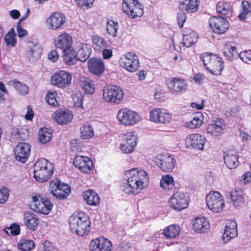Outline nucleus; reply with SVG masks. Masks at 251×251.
I'll return each mask as SVG.
<instances>
[{"mask_svg": "<svg viewBox=\"0 0 251 251\" xmlns=\"http://www.w3.org/2000/svg\"><path fill=\"white\" fill-rule=\"evenodd\" d=\"M198 35L194 31L191 29H186L184 31L182 42L181 43L180 48L181 47H191L198 41Z\"/></svg>", "mask_w": 251, "mask_h": 251, "instance_id": "nucleus-29", "label": "nucleus"}, {"mask_svg": "<svg viewBox=\"0 0 251 251\" xmlns=\"http://www.w3.org/2000/svg\"><path fill=\"white\" fill-rule=\"evenodd\" d=\"M206 202L208 208L214 213L222 212L225 206L223 196L217 191L210 192L206 196Z\"/></svg>", "mask_w": 251, "mask_h": 251, "instance_id": "nucleus-7", "label": "nucleus"}, {"mask_svg": "<svg viewBox=\"0 0 251 251\" xmlns=\"http://www.w3.org/2000/svg\"><path fill=\"white\" fill-rule=\"evenodd\" d=\"M75 166L84 173H89L93 167V162L90 158L86 156L77 155L74 160Z\"/></svg>", "mask_w": 251, "mask_h": 251, "instance_id": "nucleus-24", "label": "nucleus"}, {"mask_svg": "<svg viewBox=\"0 0 251 251\" xmlns=\"http://www.w3.org/2000/svg\"><path fill=\"white\" fill-rule=\"evenodd\" d=\"M63 59L69 65L75 64L78 60L76 52L73 48L63 51Z\"/></svg>", "mask_w": 251, "mask_h": 251, "instance_id": "nucleus-40", "label": "nucleus"}, {"mask_svg": "<svg viewBox=\"0 0 251 251\" xmlns=\"http://www.w3.org/2000/svg\"><path fill=\"white\" fill-rule=\"evenodd\" d=\"M224 53L229 60L236 57L238 53L235 44L232 42L227 43L225 46Z\"/></svg>", "mask_w": 251, "mask_h": 251, "instance_id": "nucleus-38", "label": "nucleus"}, {"mask_svg": "<svg viewBox=\"0 0 251 251\" xmlns=\"http://www.w3.org/2000/svg\"><path fill=\"white\" fill-rule=\"evenodd\" d=\"M75 106L80 109H83V97L81 95H74L73 97Z\"/></svg>", "mask_w": 251, "mask_h": 251, "instance_id": "nucleus-57", "label": "nucleus"}, {"mask_svg": "<svg viewBox=\"0 0 251 251\" xmlns=\"http://www.w3.org/2000/svg\"><path fill=\"white\" fill-rule=\"evenodd\" d=\"M189 202L188 197L186 194L177 191L169 199L168 202L169 206L173 209L181 211L188 207Z\"/></svg>", "mask_w": 251, "mask_h": 251, "instance_id": "nucleus-12", "label": "nucleus"}, {"mask_svg": "<svg viewBox=\"0 0 251 251\" xmlns=\"http://www.w3.org/2000/svg\"><path fill=\"white\" fill-rule=\"evenodd\" d=\"M59 58V55L57 51L53 50L50 51L48 54V58L52 62H56Z\"/></svg>", "mask_w": 251, "mask_h": 251, "instance_id": "nucleus-61", "label": "nucleus"}, {"mask_svg": "<svg viewBox=\"0 0 251 251\" xmlns=\"http://www.w3.org/2000/svg\"><path fill=\"white\" fill-rule=\"evenodd\" d=\"M72 36L66 33L59 35L55 41V46L63 51L72 49Z\"/></svg>", "mask_w": 251, "mask_h": 251, "instance_id": "nucleus-25", "label": "nucleus"}, {"mask_svg": "<svg viewBox=\"0 0 251 251\" xmlns=\"http://www.w3.org/2000/svg\"><path fill=\"white\" fill-rule=\"evenodd\" d=\"M172 119V114L165 109L155 108L150 111V121L154 123L168 124L171 121Z\"/></svg>", "mask_w": 251, "mask_h": 251, "instance_id": "nucleus-13", "label": "nucleus"}, {"mask_svg": "<svg viewBox=\"0 0 251 251\" xmlns=\"http://www.w3.org/2000/svg\"><path fill=\"white\" fill-rule=\"evenodd\" d=\"M137 134L133 131L126 132L124 141L120 144L119 149L122 152L129 154L133 152L137 145Z\"/></svg>", "mask_w": 251, "mask_h": 251, "instance_id": "nucleus-14", "label": "nucleus"}, {"mask_svg": "<svg viewBox=\"0 0 251 251\" xmlns=\"http://www.w3.org/2000/svg\"><path fill=\"white\" fill-rule=\"evenodd\" d=\"M155 162L162 171L165 172L172 171L176 164L174 158L168 154L157 156L155 158Z\"/></svg>", "mask_w": 251, "mask_h": 251, "instance_id": "nucleus-20", "label": "nucleus"}, {"mask_svg": "<svg viewBox=\"0 0 251 251\" xmlns=\"http://www.w3.org/2000/svg\"><path fill=\"white\" fill-rule=\"evenodd\" d=\"M226 128V124L224 120L220 118H216L207 125L206 132L210 136L218 137L224 133Z\"/></svg>", "mask_w": 251, "mask_h": 251, "instance_id": "nucleus-15", "label": "nucleus"}, {"mask_svg": "<svg viewBox=\"0 0 251 251\" xmlns=\"http://www.w3.org/2000/svg\"><path fill=\"white\" fill-rule=\"evenodd\" d=\"M199 7L198 0H179V8L181 11L193 13Z\"/></svg>", "mask_w": 251, "mask_h": 251, "instance_id": "nucleus-32", "label": "nucleus"}, {"mask_svg": "<svg viewBox=\"0 0 251 251\" xmlns=\"http://www.w3.org/2000/svg\"><path fill=\"white\" fill-rule=\"evenodd\" d=\"M41 47L39 45H34L27 51V57L29 59L31 58H38L41 55Z\"/></svg>", "mask_w": 251, "mask_h": 251, "instance_id": "nucleus-50", "label": "nucleus"}, {"mask_svg": "<svg viewBox=\"0 0 251 251\" xmlns=\"http://www.w3.org/2000/svg\"><path fill=\"white\" fill-rule=\"evenodd\" d=\"M251 13V4L248 1H243L242 2V10L238 15L239 18L242 20L246 19L247 15Z\"/></svg>", "mask_w": 251, "mask_h": 251, "instance_id": "nucleus-49", "label": "nucleus"}, {"mask_svg": "<svg viewBox=\"0 0 251 251\" xmlns=\"http://www.w3.org/2000/svg\"><path fill=\"white\" fill-rule=\"evenodd\" d=\"M79 85L84 92L88 94H92L95 92V86L91 80L89 78L81 77L79 81Z\"/></svg>", "mask_w": 251, "mask_h": 251, "instance_id": "nucleus-39", "label": "nucleus"}, {"mask_svg": "<svg viewBox=\"0 0 251 251\" xmlns=\"http://www.w3.org/2000/svg\"><path fill=\"white\" fill-rule=\"evenodd\" d=\"M117 118L120 124L126 126H133L142 120L141 116L136 111L126 107L119 110Z\"/></svg>", "mask_w": 251, "mask_h": 251, "instance_id": "nucleus-5", "label": "nucleus"}, {"mask_svg": "<svg viewBox=\"0 0 251 251\" xmlns=\"http://www.w3.org/2000/svg\"><path fill=\"white\" fill-rule=\"evenodd\" d=\"M8 229L10 230L11 234L13 236L18 235L20 233V226L16 224H12L8 228Z\"/></svg>", "mask_w": 251, "mask_h": 251, "instance_id": "nucleus-59", "label": "nucleus"}, {"mask_svg": "<svg viewBox=\"0 0 251 251\" xmlns=\"http://www.w3.org/2000/svg\"><path fill=\"white\" fill-rule=\"evenodd\" d=\"M17 247L21 251H30L35 247V243L32 240L23 238L18 242Z\"/></svg>", "mask_w": 251, "mask_h": 251, "instance_id": "nucleus-43", "label": "nucleus"}, {"mask_svg": "<svg viewBox=\"0 0 251 251\" xmlns=\"http://www.w3.org/2000/svg\"><path fill=\"white\" fill-rule=\"evenodd\" d=\"M204 78V75L201 74H195L193 77V80L195 83L201 84L203 82Z\"/></svg>", "mask_w": 251, "mask_h": 251, "instance_id": "nucleus-63", "label": "nucleus"}, {"mask_svg": "<svg viewBox=\"0 0 251 251\" xmlns=\"http://www.w3.org/2000/svg\"><path fill=\"white\" fill-rule=\"evenodd\" d=\"M65 23V16L59 12H52L46 19L47 26L49 29L52 30L61 29Z\"/></svg>", "mask_w": 251, "mask_h": 251, "instance_id": "nucleus-17", "label": "nucleus"}, {"mask_svg": "<svg viewBox=\"0 0 251 251\" xmlns=\"http://www.w3.org/2000/svg\"><path fill=\"white\" fill-rule=\"evenodd\" d=\"M102 96L107 102L119 104L123 100L124 92L121 87L111 85L103 88Z\"/></svg>", "mask_w": 251, "mask_h": 251, "instance_id": "nucleus-6", "label": "nucleus"}, {"mask_svg": "<svg viewBox=\"0 0 251 251\" xmlns=\"http://www.w3.org/2000/svg\"><path fill=\"white\" fill-rule=\"evenodd\" d=\"M57 93L56 92H49L46 97L47 102L51 105L56 107L59 105L56 100Z\"/></svg>", "mask_w": 251, "mask_h": 251, "instance_id": "nucleus-53", "label": "nucleus"}, {"mask_svg": "<svg viewBox=\"0 0 251 251\" xmlns=\"http://www.w3.org/2000/svg\"><path fill=\"white\" fill-rule=\"evenodd\" d=\"M73 118L70 111H58L54 114V119L60 125L67 124Z\"/></svg>", "mask_w": 251, "mask_h": 251, "instance_id": "nucleus-33", "label": "nucleus"}, {"mask_svg": "<svg viewBox=\"0 0 251 251\" xmlns=\"http://www.w3.org/2000/svg\"><path fill=\"white\" fill-rule=\"evenodd\" d=\"M203 124V116L201 112H197L192 120L184 123V126L186 128L195 129L200 127Z\"/></svg>", "mask_w": 251, "mask_h": 251, "instance_id": "nucleus-34", "label": "nucleus"}, {"mask_svg": "<svg viewBox=\"0 0 251 251\" xmlns=\"http://www.w3.org/2000/svg\"><path fill=\"white\" fill-rule=\"evenodd\" d=\"M186 19L185 14L184 13H179L177 16V23L180 27L183 26V23L185 22Z\"/></svg>", "mask_w": 251, "mask_h": 251, "instance_id": "nucleus-62", "label": "nucleus"}, {"mask_svg": "<svg viewBox=\"0 0 251 251\" xmlns=\"http://www.w3.org/2000/svg\"><path fill=\"white\" fill-rule=\"evenodd\" d=\"M230 199L233 204L237 207L244 202L243 192L241 190H233L230 192Z\"/></svg>", "mask_w": 251, "mask_h": 251, "instance_id": "nucleus-41", "label": "nucleus"}, {"mask_svg": "<svg viewBox=\"0 0 251 251\" xmlns=\"http://www.w3.org/2000/svg\"><path fill=\"white\" fill-rule=\"evenodd\" d=\"M124 178L121 189L127 194H139L148 186L149 182L147 173L137 168L126 170Z\"/></svg>", "mask_w": 251, "mask_h": 251, "instance_id": "nucleus-1", "label": "nucleus"}, {"mask_svg": "<svg viewBox=\"0 0 251 251\" xmlns=\"http://www.w3.org/2000/svg\"><path fill=\"white\" fill-rule=\"evenodd\" d=\"M210 228L208 220L204 217H198L193 220V229L198 233L206 232Z\"/></svg>", "mask_w": 251, "mask_h": 251, "instance_id": "nucleus-27", "label": "nucleus"}, {"mask_svg": "<svg viewBox=\"0 0 251 251\" xmlns=\"http://www.w3.org/2000/svg\"><path fill=\"white\" fill-rule=\"evenodd\" d=\"M93 47L96 49H102L105 47L106 41L105 40L98 36H94L92 38Z\"/></svg>", "mask_w": 251, "mask_h": 251, "instance_id": "nucleus-52", "label": "nucleus"}, {"mask_svg": "<svg viewBox=\"0 0 251 251\" xmlns=\"http://www.w3.org/2000/svg\"><path fill=\"white\" fill-rule=\"evenodd\" d=\"M94 135V130L90 125H84L80 128V136L83 139H88Z\"/></svg>", "mask_w": 251, "mask_h": 251, "instance_id": "nucleus-47", "label": "nucleus"}, {"mask_svg": "<svg viewBox=\"0 0 251 251\" xmlns=\"http://www.w3.org/2000/svg\"><path fill=\"white\" fill-rule=\"evenodd\" d=\"M119 62L122 68L130 73L135 72L140 66L138 56L132 52H128L123 55Z\"/></svg>", "mask_w": 251, "mask_h": 251, "instance_id": "nucleus-8", "label": "nucleus"}, {"mask_svg": "<svg viewBox=\"0 0 251 251\" xmlns=\"http://www.w3.org/2000/svg\"><path fill=\"white\" fill-rule=\"evenodd\" d=\"M160 186L165 192L173 190L175 187L173 176L169 174L162 176L160 181Z\"/></svg>", "mask_w": 251, "mask_h": 251, "instance_id": "nucleus-35", "label": "nucleus"}, {"mask_svg": "<svg viewBox=\"0 0 251 251\" xmlns=\"http://www.w3.org/2000/svg\"><path fill=\"white\" fill-rule=\"evenodd\" d=\"M165 96L163 93L159 89H156L154 93V99L158 101H161L164 99Z\"/></svg>", "mask_w": 251, "mask_h": 251, "instance_id": "nucleus-64", "label": "nucleus"}, {"mask_svg": "<svg viewBox=\"0 0 251 251\" xmlns=\"http://www.w3.org/2000/svg\"><path fill=\"white\" fill-rule=\"evenodd\" d=\"M238 235L237 224L235 221H229L226 225L223 239L225 243H227Z\"/></svg>", "mask_w": 251, "mask_h": 251, "instance_id": "nucleus-30", "label": "nucleus"}, {"mask_svg": "<svg viewBox=\"0 0 251 251\" xmlns=\"http://www.w3.org/2000/svg\"><path fill=\"white\" fill-rule=\"evenodd\" d=\"M31 207L38 213L48 214L52 209V204L48 199L43 198L39 194H36L32 197Z\"/></svg>", "mask_w": 251, "mask_h": 251, "instance_id": "nucleus-9", "label": "nucleus"}, {"mask_svg": "<svg viewBox=\"0 0 251 251\" xmlns=\"http://www.w3.org/2000/svg\"><path fill=\"white\" fill-rule=\"evenodd\" d=\"M24 223L28 229L32 231H36L38 229L40 219L35 213L25 212L24 215Z\"/></svg>", "mask_w": 251, "mask_h": 251, "instance_id": "nucleus-26", "label": "nucleus"}, {"mask_svg": "<svg viewBox=\"0 0 251 251\" xmlns=\"http://www.w3.org/2000/svg\"><path fill=\"white\" fill-rule=\"evenodd\" d=\"M4 43L6 46L8 47H15L17 44L16 34L13 28H11L9 31L7 33L4 38Z\"/></svg>", "mask_w": 251, "mask_h": 251, "instance_id": "nucleus-44", "label": "nucleus"}, {"mask_svg": "<svg viewBox=\"0 0 251 251\" xmlns=\"http://www.w3.org/2000/svg\"><path fill=\"white\" fill-rule=\"evenodd\" d=\"M52 137L51 130L47 128L43 127L40 128L39 131L38 139L41 143L44 144L49 142Z\"/></svg>", "mask_w": 251, "mask_h": 251, "instance_id": "nucleus-42", "label": "nucleus"}, {"mask_svg": "<svg viewBox=\"0 0 251 251\" xmlns=\"http://www.w3.org/2000/svg\"><path fill=\"white\" fill-rule=\"evenodd\" d=\"M13 85L16 90L22 95H25L29 92L28 86L20 82L14 81Z\"/></svg>", "mask_w": 251, "mask_h": 251, "instance_id": "nucleus-51", "label": "nucleus"}, {"mask_svg": "<svg viewBox=\"0 0 251 251\" xmlns=\"http://www.w3.org/2000/svg\"><path fill=\"white\" fill-rule=\"evenodd\" d=\"M16 29L18 36L19 38H23L25 37L28 34L27 31L25 29H23L22 27L20 24H18Z\"/></svg>", "mask_w": 251, "mask_h": 251, "instance_id": "nucleus-60", "label": "nucleus"}, {"mask_svg": "<svg viewBox=\"0 0 251 251\" xmlns=\"http://www.w3.org/2000/svg\"><path fill=\"white\" fill-rule=\"evenodd\" d=\"M31 148L26 143H20L15 148L14 153L16 159L22 163H25L30 155Z\"/></svg>", "mask_w": 251, "mask_h": 251, "instance_id": "nucleus-23", "label": "nucleus"}, {"mask_svg": "<svg viewBox=\"0 0 251 251\" xmlns=\"http://www.w3.org/2000/svg\"><path fill=\"white\" fill-rule=\"evenodd\" d=\"M9 191L5 187H3L0 189V203L5 202L9 197Z\"/></svg>", "mask_w": 251, "mask_h": 251, "instance_id": "nucleus-55", "label": "nucleus"}, {"mask_svg": "<svg viewBox=\"0 0 251 251\" xmlns=\"http://www.w3.org/2000/svg\"><path fill=\"white\" fill-rule=\"evenodd\" d=\"M78 6L88 8L93 5L94 0H75Z\"/></svg>", "mask_w": 251, "mask_h": 251, "instance_id": "nucleus-58", "label": "nucleus"}, {"mask_svg": "<svg viewBox=\"0 0 251 251\" xmlns=\"http://www.w3.org/2000/svg\"><path fill=\"white\" fill-rule=\"evenodd\" d=\"M185 143L187 148L202 151L206 139L200 134H190L185 138Z\"/></svg>", "mask_w": 251, "mask_h": 251, "instance_id": "nucleus-19", "label": "nucleus"}, {"mask_svg": "<svg viewBox=\"0 0 251 251\" xmlns=\"http://www.w3.org/2000/svg\"><path fill=\"white\" fill-rule=\"evenodd\" d=\"M123 11L131 18L141 17L144 13L143 6L137 0H123Z\"/></svg>", "mask_w": 251, "mask_h": 251, "instance_id": "nucleus-11", "label": "nucleus"}, {"mask_svg": "<svg viewBox=\"0 0 251 251\" xmlns=\"http://www.w3.org/2000/svg\"><path fill=\"white\" fill-rule=\"evenodd\" d=\"M180 232L178 226L173 225L168 226L163 231V235L167 238H176Z\"/></svg>", "mask_w": 251, "mask_h": 251, "instance_id": "nucleus-46", "label": "nucleus"}, {"mask_svg": "<svg viewBox=\"0 0 251 251\" xmlns=\"http://www.w3.org/2000/svg\"><path fill=\"white\" fill-rule=\"evenodd\" d=\"M69 225L71 229L79 236L87 234L90 230V220L83 212L72 215L69 218Z\"/></svg>", "mask_w": 251, "mask_h": 251, "instance_id": "nucleus-2", "label": "nucleus"}, {"mask_svg": "<svg viewBox=\"0 0 251 251\" xmlns=\"http://www.w3.org/2000/svg\"><path fill=\"white\" fill-rule=\"evenodd\" d=\"M119 29L118 23L113 21H109L107 23L106 30L109 35L115 38Z\"/></svg>", "mask_w": 251, "mask_h": 251, "instance_id": "nucleus-48", "label": "nucleus"}, {"mask_svg": "<svg viewBox=\"0 0 251 251\" xmlns=\"http://www.w3.org/2000/svg\"><path fill=\"white\" fill-rule=\"evenodd\" d=\"M53 173V165L45 158L39 159L34 165V177L39 182L47 181Z\"/></svg>", "mask_w": 251, "mask_h": 251, "instance_id": "nucleus-3", "label": "nucleus"}, {"mask_svg": "<svg viewBox=\"0 0 251 251\" xmlns=\"http://www.w3.org/2000/svg\"><path fill=\"white\" fill-rule=\"evenodd\" d=\"M168 87L170 91L173 94L179 95L186 91L187 84L186 81L181 78L175 77L168 82Z\"/></svg>", "mask_w": 251, "mask_h": 251, "instance_id": "nucleus-22", "label": "nucleus"}, {"mask_svg": "<svg viewBox=\"0 0 251 251\" xmlns=\"http://www.w3.org/2000/svg\"><path fill=\"white\" fill-rule=\"evenodd\" d=\"M40 251H57V250L52 243L46 241L41 246Z\"/></svg>", "mask_w": 251, "mask_h": 251, "instance_id": "nucleus-56", "label": "nucleus"}, {"mask_svg": "<svg viewBox=\"0 0 251 251\" xmlns=\"http://www.w3.org/2000/svg\"><path fill=\"white\" fill-rule=\"evenodd\" d=\"M89 248L91 251H111L112 245L108 239L99 237L91 241Z\"/></svg>", "mask_w": 251, "mask_h": 251, "instance_id": "nucleus-21", "label": "nucleus"}, {"mask_svg": "<svg viewBox=\"0 0 251 251\" xmlns=\"http://www.w3.org/2000/svg\"><path fill=\"white\" fill-rule=\"evenodd\" d=\"M238 154L234 151H228L224 156V162L229 169L236 168L239 164Z\"/></svg>", "mask_w": 251, "mask_h": 251, "instance_id": "nucleus-31", "label": "nucleus"}, {"mask_svg": "<svg viewBox=\"0 0 251 251\" xmlns=\"http://www.w3.org/2000/svg\"><path fill=\"white\" fill-rule=\"evenodd\" d=\"M91 49L88 45H82L76 52L78 60L85 61L90 55Z\"/></svg>", "mask_w": 251, "mask_h": 251, "instance_id": "nucleus-45", "label": "nucleus"}, {"mask_svg": "<svg viewBox=\"0 0 251 251\" xmlns=\"http://www.w3.org/2000/svg\"><path fill=\"white\" fill-rule=\"evenodd\" d=\"M216 10L219 13L227 17H230L232 15V7L228 2L222 1L218 3Z\"/></svg>", "mask_w": 251, "mask_h": 251, "instance_id": "nucleus-36", "label": "nucleus"}, {"mask_svg": "<svg viewBox=\"0 0 251 251\" xmlns=\"http://www.w3.org/2000/svg\"><path fill=\"white\" fill-rule=\"evenodd\" d=\"M200 57L205 69L210 74L214 75L221 74L224 68V62L221 57L208 53L201 54Z\"/></svg>", "mask_w": 251, "mask_h": 251, "instance_id": "nucleus-4", "label": "nucleus"}, {"mask_svg": "<svg viewBox=\"0 0 251 251\" xmlns=\"http://www.w3.org/2000/svg\"><path fill=\"white\" fill-rule=\"evenodd\" d=\"M49 190L56 199L64 200L70 195L71 187L69 185L62 183L60 181L56 180L50 182Z\"/></svg>", "mask_w": 251, "mask_h": 251, "instance_id": "nucleus-10", "label": "nucleus"}, {"mask_svg": "<svg viewBox=\"0 0 251 251\" xmlns=\"http://www.w3.org/2000/svg\"><path fill=\"white\" fill-rule=\"evenodd\" d=\"M72 75L65 70H61L54 73L50 79L52 85L63 88L69 86L72 81Z\"/></svg>", "mask_w": 251, "mask_h": 251, "instance_id": "nucleus-16", "label": "nucleus"}, {"mask_svg": "<svg viewBox=\"0 0 251 251\" xmlns=\"http://www.w3.org/2000/svg\"><path fill=\"white\" fill-rule=\"evenodd\" d=\"M83 198L87 203L93 206H96L100 203V198L98 194L92 190L84 192Z\"/></svg>", "mask_w": 251, "mask_h": 251, "instance_id": "nucleus-37", "label": "nucleus"}, {"mask_svg": "<svg viewBox=\"0 0 251 251\" xmlns=\"http://www.w3.org/2000/svg\"><path fill=\"white\" fill-rule=\"evenodd\" d=\"M209 25L212 31L219 34L225 33L229 28L228 22L220 16L211 17L209 20Z\"/></svg>", "mask_w": 251, "mask_h": 251, "instance_id": "nucleus-18", "label": "nucleus"}, {"mask_svg": "<svg viewBox=\"0 0 251 251\" xmlns=\"http://www.w3.org/2000/svg\"><path fill=\"white\" fill-rule=\"evenodd\" d=\"M88 66L89 71L93 74L100 75L104 70L103 62L100 58H94L89 60Z\"/></svg>", "mask_w": 251, "mask_h": 251, "instance_id": "nucleus-28", "label": "nucleus"}, {"mask_svg": "<svg viewBox=\"0 0 251 251\" xmlns=\"http://www.w3.org/2000/svg\"><path fill=\"white\" fill-rule=\"evenodd\" d=\"M240 59L244 62L251 63V50H246L241 51L239 54Z\"/></svg>", "mask_w": 251, "mask_h": 251, "instance_id": "nucleus-54", "label": "nucleus"}]
</instances>
